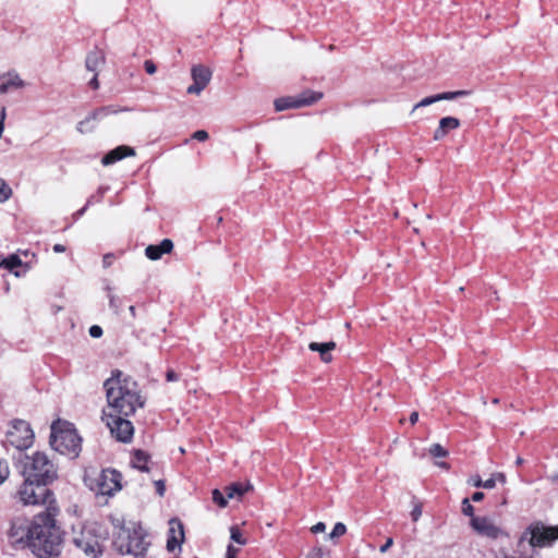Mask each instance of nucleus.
Listing matches in <instances>:
<instances>
[{
    "mask_svg": "<svg viewBox=\"0 0 558 558\" xmlns=\"http://www.w3.org/2000/svg\"><path fill=\"white\" fill-rule=\"evenodd\" d=\"M107 407L102 413L107 416L122 414L132 416L136 410L144 407L145 400L141 395L137 383L121 371L116 369L105 380Z\"/></svg>",
    "mask_w": 558,
    "mask_h": 558,
    "instance_id": "nucleus-1",
    "label": "nucleus"
},
{
    "mask_svg": "<svg viewBox=\"0 0 558 558\" xmlns=\"http://www.w3.org/2000/svg\"><path fill=\"white\" fill-rule=\"evenodd\" d=\"M59 513L57 505H49L45 512L37 514L27 531V543L39 558H49L60 553L61 534L56 526Z\"/></svg>",
    "mask_w": 558,
    "mask_h": 558,
    "instance_id": "nucleus-2",
    "label": "nucleus"
},
{
    "mask_svg": "<svg viewBox=\"0 0 558 558\" xmlns=\"http://www.w3.org/2000/svg\"><path fill=\"white\" fill-rule=\"evenodd\" d=\"M50 446L61 454L76 458L82 449V438L68 422L57 421L51 425Z\"/></svg>",
    "mask_w": 558,
    "mask_h": 558,
    "instance_id": "nucleus-3",
    "label": "nucleus"
},
{
    "mask_svg": "<svg viewBox=\"0 0 558 558\" xmlns=\"http://www.w3.org/2000/svg\"><path fill=\"white\" fill-rule=\"evenodd\" d=\"M23 474L27 478L50 484L57 480L58 470L45 452L36 451L25 456Z\"/></svg>",
    "mask_w": 558,
    "mask_h": 558,
    "instance_id": "nucleus-4",
    "label": "nucleus"
},
{
    "mask_svg": "<svg viewBox=\"0 0 558 558\" xmlns=\"http://www.w3.org/2000/svg\"><path fill=\"white\" fill-rule=\"evenodd\" d=\"M48 483L37 482L25 477V481L16 490L15 497L23 506L57 505L52 498V492L47 488Z\"/></svg>",
    "mask_w": 558,
    "mask_h": 558,
    "instance_id": "nucleus-5",
    "label": "nucleus"
},
{
    "mask_svg": "<svg viewBox=\"0 0 558 558\" xmlns=\"http://www.w3.org/2000/svg\"><path fill=\"white\" fill-rule=\"evenodd\" d=\"M84 482L96 495L111 497L122 488V474L114 469H105L95 477L86 475Z\"/></svg>",
    "mask_w": 558,
    "mask_h": 558,
    "instance_id": "nucleus-6",
    "label": "nucleus"
},
{
    "mask_svg": "<svg viewBox=\"0 0 558 558\" xmlns=\"http://www.w3.org/2000/svg\"><path fill=\"white\" fill-rule=\"evenodd\" d=\"M113 544L120 554L132 555L134 557H143L149 545L141 529L122 530L116 537Z\"/></svg>",
    "mask_w": 558,
    "mask_h": 558,
    "instance_id": "nucleus-7",
    "label": "nucleus"
},
{
    "mask_svg": "<svg viewBox=\"0 0 558 558\" xmlns=\"http://www.w3.org/2000/svg\"><path fill=\"white\" fill-rule=\"evenodd\" d=\"M36 255L27 250H19L0 262V268L9 271L14 277H25L36 264Z\"/></svg>",
    "mask_w": 558,
    "mask_h": 558,
    "instance_id": "nucleus-8",
    "label": "nucleus"
},
{
    "mask_svg": "<svg viewBox=\"0 0 558 558\" xmlns=\"http://www.w3.org/2000/svg\"><path fill=\"white\" fill-rule=\"evenodd\" d=\"M527 535H530L529 543L532 547L550 546L558 539V525L547 526L542 522H534L526 529L521 539H525Z\"/></svg>",
    "mask_w": 558,
    "mask_h": 558,
    "instance_id": "nucleus-9",
    "label": "nucleus"
},
{
    "mask_svg": "<svg viewBox=\"0 0 558 558\" xmlns=\"http://www.w3.org/2000/svg\"><path fill=\"white\" fill-rule=\"evenodd\" d=\"M34 432L23 420H15L7 433V441L16 449L23 450L32 446Z\"/></svg>",
    "mask_w": 558,
    "mask_h": 558,
    "instance_id": "nucleus-10",
    "label": "nucleus"
},
{
    "mask_svg": "<svg viewBox=\"0 0 558 558\" xmlns=\"http://www.w3.org/2000/svg\"><path fill=\"white\" fill-rule=\"evenodd\" d=\"M128 417L129 416H124L122 414H112L111 416H107L102 413L101 418L117 440L121 442H129L133 438L134 427Z\"/></svg>",
    "mask_w": 558,
    "mask_h": 558,
    "instance_id": "nucleus-11",
    "label": "nucleus"
},
{
    "mask_svg": "<svg viewBox=\"0 0 558 558\" xmlns=\"http://www.w3.org/2000/svg\"><path fill=\"white\" fill-rule=\"evenodd\" d=\"M323 97L322 93L306 90L299 96L281 97L275 100V109L283 111L291 108L311 106Z\"/></svg>",
    "mask_w": 558,
    "mask_h": 558,
    "instance_id": "nucleus-12",
    "label": "nucleus"
},
{
    "mask_svg": "<svg viewBox=\"0 0 558 558\" xmlns=\"http://www.w3.org/2000/svg\"><path fill=\"white\" fill-rule=\"evenodd\" d=\"M125 110L126 109L120 108V107L113 106V105L100 107V108L94 110L93 112H90L84 120L80 121L77 123L76 130L80 133L92 132V131H94L95 123L97 121H100L110 114H114V113L125 111Z\"/></svg>",
    "mask_w": 558,
    "mask_h": 558,
    "instance_id": "nucleus-13",
    "label": "nucleus"
},
{
    "mask_svg": "<svg viewBox=\"0 0 558 558\" xmlns=\"http://www.w3.org/2000/svg\"><path fill=\"white\" fill-rule=\"evenodd\" d=\"M471 526L481 536L497 539L508 534L488 517H473Z\"/></svg>",
    "mask_w": 558,
    "mask_h": 558,
    "instance_id": "nucleus-14",
    "label": "nucleus"
},
{
    "mask_svg": "<svg viewBox=\"0 0 558 558\" xmlns=\"http://www.w3.org/2000/svg\"><path fill=\"white\" fill-rule=\"evenodd\" d=\"M191 75L193 84L187 87L186 92L189 94L199 95L209 84L211 71L202 64H197L192 68Z\"/></svg>",
    "mask_w": 558,
    "mask_h": 558,
    "instance_id": "nucleus-15",
    "label": "nucleus"
},
{
    "mask_svg": "<svg viewBox=\"0 0 558 558\" xmlns=\"http://www.w3.org/2000/svg\"><path fill=\"white\" fill-rule=\"evenodd\" d=\"M185 538L184 526L180 519L172 518L169 520V530L167 535V550L174 553L177 549L181 550V545Z\"/></svg>",
    "mask_w": 558,
    "mask_h": 558,
    "instance_id": "nucleus-16",
    "label": "nucleus"
},
{
    "mask_svg": "<svg viewBox=\"0 0 558 558\" xmlns=\"http://www.w3.org/2000/svg\"><path fill=\"white\" fill-rule=\"evenodd\" d=\"M73 543L86 556L97 557L101 554L99 542L97 538L90 536L89 533L85 534L83 532L80 536L74 537Z\"/></svg>",
    "mask_w": 558,
    "mask_h": 558,
    "instance_id": "nucleus-17",
    "label": "nucleus"
},
{
    "mask_svg": "<svg viewBox=\"0 0 558 558\" xmlns=\"http://www.w3.org/2000/svg\"><path fill=\"white\" fill-rule=\"evenodd\" d=\"M468 95H470L469 90L445 92V93L432 95V96L425 97L421 101H418L413 107L412 111H415L418 108L430 106V105L441 101V100H454V99H458L461 97H465Z\"/></svg>",
    "mask_w": 558,
    "mask_h": 558,
    "instance_id": "nucleus-18",
    "label": "nucleus"
},
{
    "mask_svg": "<svg viewBox=\"0 0 558 558\" xmlns=\"http://www.w3.org/2000/svg\"><path fill=\"white\" fill-rule=\"evenodd\" d=\"M26 83L22 80L20 74L12 70L0 75V95L7 94L13 89H22Z\"/></svg>",
    "mask_w": 558,
    "mask_h": 558,
    "instance_id": "nucleus-19",
    "label": "nucleus"
},
{
    "mask_svg": "<svg viewBox=\"0 0 558 558\" xmlns=\"http://www.w3.org/2000/svg\"><path fill=\"white\" fill-rule=\"evenodd\" d=\"M134 155H135L134 148H132L130 146L121 145V146H118L114 149L110 150L109 153H107L102 157L101 163L104 166H110V165L116 163L117 161L122 160L125 157H132Z\"/></svg>",
    "mask_w": 558,
    "mask_h": 558,
    "instance_id": "nucleus-20",
    "label": "nucleus"
},
{
    "mask_svg": "<svg viewBox=\"0 0 558 558\" xmlns=\"http://www.w3.org/2000/svg\"><path fill=\"white\" fill-rule=\"evenodd\" d=\"M173 243L169 239H163L159 244L148 245L145 250L146 256L151 260L161 258L163 254H168L172 251Z\"/></svg>",
    "mask_w": 558,
    "mask_h": 558,
    "instance_id": "nucleus-21",
    "label": "nucleus"
},
{
    "mask_svg": "<svg viewBox=\"0 0 558 558\" xmlns=\"http://www.w3.org/2000/svg\"><path fill=\"white\" fill-rule=\"evenodd\" d=\"M106 63L105 52L99 48H94L88 52L85 60V68L90 72H98Z\"/></svg>",
    "mask_w": 558,
    "mask_h": 558,
    "instance_id": "nucleus-22",
    "label": "nucleus"
},
{
    "mask_svg": "<svg viewBox=\"0 0 558 558\" xmlns=\"http://www.w3.org/2000/svg\"><path fill=\"white\" fill-rule=\"evenodd\" d=\"M460 126L459 119L454 117H445L439 121L438 128L435 130L433 138L434 141L442 140L449 131L456 130Z\"/></svg>",
    "mask_w": 558,
    "mask_h": 558,
    "instance_id": "nucleus-23",
    "label": "nucleus"
},
{
    "mask_svg": "<svg viewBox=\"0 0 558 558\" xmlns=\"http://www.w3.org/2000/svg\"><path fill=\"white\" fill-rule=\"evenodd\" d=\"M336 348V343L333 341L329 342H311L308 344V349L314 352H319L320 360L324 363H329L332 360L331 351Z\"/></svg>",
    "mask_w": 558,
    "mask_h": 558,
    "instance_id": "nucleus-24",
    "label": "nucleus"
},
{
    "mask_svg": "<svg viewBox=\"0 0 558 558\" xmlns=\"http://www.w3.org/2000/svg\"><path fill=\"white\" fill-rule=\"evenodd\" d=\"M148 461L149 456L143 451V450H135L131 460V464L133 468L143 471L148 472Z\"/></svg>",
    "mask_w": 558,
    "mask_h": 558,
    "instance_id": "nucleus-25",
    "label": "nucleus"
},
{
    "mask_svg": "<svg viewBox=\"0 0 558 558\" xmlns=\"http://www.w3.org/2000/svg\"><path fill=\"white\" fill-rule=\"evenodd\" d=\"M245 493L244 487L240 483L232 484L226 488L227 498L232 499L235 496L241 497Z\"/></svg>",
    "mask_w": 558,
    "mask_h": 558,
    "instance_id": "nucleus-26",
    "label": "nucleus"
},
{
    "mask_svg": "<svg viewBox=\"0 0 558 558\" xmlns=\"http://www.w3.org/2000/svg\"><path fill=\"white\" fill-rule=\"evenodd\" d=\"M230 538L239 545L246 544V538L243 536L238 525L230 526Z\"/></svg>",
    "mask_w": 558,
    "mask_h": 558,
    "instance_id": "nucleus-27",
    "label": "nucleus"
},
{
    "mask_svg": "<svg viewBox=\"0 0 558 558\" xmlns=\"http://www.w3.org/2000/svg\"><path fill=\"white\" fill-rule=\"evenodd\" d=\"M306 558H330V551L323 547H314L308 551Z\"/></svg>",
    "mask_w": 558,
    "mask_h": 558,
    "instance_id": "nucleus-28",
    "label": "nucleus"
},
{
    "mask_svg": "<svg viewBox=\"0 0 558 558\" xmlns=\"http://www.w3.org/2000/svg\"><path fill=\"white\" fill-rule=\"evenodd\" d=\"M12 195L11 187L7 184V182L0 179V203L8 201Z\"/></svg>",
    "mask_w": 558,
    "mask_h": 558,
    "instance_id": "nucleus-29",
    "label": "nucleus"
},
{
    "mask_svg": "<svg viewBox=\"0 0 558 558\" xmlns=\"http://www.w3.org/2000/svg\"><path fill=\"white\" fill-rule=\"evenodd\" d=\"M227 495L225 496L219 489L213 490V501L217 504L219 507L225 508L228 505Z\"/></svg>",
    "mask_w": 558,
    "mask_h": 558,
    "instance_id": "nucleus-30",
    "label": "nucleus"
},
{
    "mask_svg": "<svg viewBox=\"0 0 558 558\" xmlns=\"http://www.w3.org/2000/svg\"><path fill=\"white\" fill-rule=\"evenodd\" d=\"M429 453L436 458H445L448 456V451L439 444H434L429 448Z\"/></svg>",
    "mask_w": 558,
    "mask_h": 558,
    "instance_id": "nucleus-31",
    "label": "nucleus"
},
{
    "mask_svg": "<svg viewBox=\"0 0 558 558\" xmlns=\"http://www.w3.org/2000/svg\"><path fill=\"white\" fill-rule=\"evenodd\" d=\"M10 475V468L5 460L0 459V485L3 484Z\"/></svg>",
    "mask_w": 558,
    "mask_h": 558,
    "instance_id": "nucleus-32",
    "label": "nucleus"
},
{
    "mask_svg": "<svg viewBox=\"0 0 558 558\" xmlns=\"http://www.w3.org/2000/svg\"><path fill=\"white\" fill-rule=\"evenodd\" d=\"M347 532V527L343 523L338 522L335 524L332 531L329 534V538H336L344 535Z\"/></svg>",
    "mask_w": 558,
    "mask_h": 558,
    "instance_id": "nucleus-33",
    "label": "nucleus"
},
{
    "mask_svg": "<svg viewBox=\"0 0 558 558\" xmlns=\"http://www.w3.org/2000/svg\"><path fill=\"white\" fill-rule=\"evenodd\" d=\"M462 513H463L464 515L470 517L471 519H472L473 517H475V515H474V507L471 505V502H470V500H469L468 498H464V499L462 500Z\"/></svg>",
    "mask_w": 558,
    "mask_h": 558,
    "instance_id": "nucleus-34",
    "label": "nucleus"
},
{
    "mask_svg": "<svg viewBox=\"0 0 558 558\" xmlns=\"http://www.w3.org/2000/svg\"><path fill=\"white\" fill-rule=\"evenodd\" d=\"M192 138L204 142L208 140V133L205 130H198L192 134Z\"/></svg>",
    "mask_w": 558,
    "mask_h": 558,
    "instance_id": "nucleus-35",
    "label": "nucleus"
},
{
    "mask_svg": "<svg viewBox=\"0 0 558 558\" xmlns=\"http://www.w3.org/2000/svg\"><path fill=\"white\" fill-rule=\"evenodd\" d=\"M109 301H110V307L118 313L121 302L119 299H117L114 295L109 294Z\"/></svg>",
    "mask_w": 558,
    "mask_h": 558,
    "instance_id": "nucleus-36",
    "label": "nucleus"
},
{
    "mask_svg": "<svg viewBox=\"0 0 558 558\" xmlns=\"http://www.w3.org/2000/svg\"><path fill=\"white\" fill-rule=\"evenodd\" d=\"M89 335L93 338H99L102 335V328L98 325H94L89 328Z\"/></svg>",
    "mask_w": 558,
    "mask_h": 558,
    "instance_id": "nucleus-37",
    "label": "nucleus"
},
{
    "mask_svg": "<svg viewBox=\"0 0 558 558\" xmlns=\"http://www.w3.org/2000/svg\"><path fill=\"white\" fill-rule=\"evenodd\" d=\"M238 553H239V548H236L230 544L227 547L226 558H236Z\"/></svg>",
    "mask_w": 558,
    "mask_h": 558,
    "instance_id": "nucleus-38",
    "label": "nucleus"
},
{
    "mask_svg": "<svg viewBox=\"0 0 558 558\" xmlns=\"http://www.w3.org/2000/svg\"><path fill=\"white\" fill-rule=\"evenodd\" d=\"M144 68L148 74H154V73H156V70H157L155 63L151 60H146L144 62Z\"/></svg>",
    "mask_w": 558,
    "mask_h": 558,
    "instance_id": "nucleus-39",
    "label": "nucleus"
},
{
    "mask_svg": "<svg viewBox=\"0 0 558 558\" xmlns=\"http://www.w3.org/2000/svg\"><path fill=\"white\" fill-rule=\"evenodd\" d=\"M155 486H156V492L157 494L162 497L165 495V492H166V485H165V482L159 480V481H156L155 482Z\"/></svg>",
    "mask_w": 558,
    "mask_h": 558,
    "instance_id": "nucleus-40",
    "label": "nucleus"
},
{
    "mask_svg": "<svg viewBox=\"0 0 558 558\" xmlns=\"http://www.w3.org/2000/svg\"><path fill=\"white\" fill-rule=\"evenodd\" d=\"M422 515V507L421 505H416L411 511V517L414 522H416Z\"/></svg>",
    "mask_w": 558,
    "mask_h": 558,
    "instance_id": "nucleus-41",
    "label": "nucleus"
},
{
    "mask_svg": "<svg viewBox=\"0 0 558 558\" xmlns=\"http://www.w3.org/2000/svg\"><path fill=\"white\" fill-rule=\"evenodd\" d=\"M496 486V481H495V476L494 474L492 475L490 478L486 480V481H483V488H486V489H492Z\"/></svg>",
    "mask_w": 558,
    "mask_h": 558,
    "instance_id": "nucleus-42",
    "label": "nucleus"
},
{
    "mask_svg": "<svg viewBox=\"0 0 558 558\" xmlns=\"http://www.w3.org/2000/svg\"><path fill=\"white\" fill-rule=\"evenodd\" d=\"M93 73H94V76H93V78L89 81L88 85H89L93 89H98V88H99L98 72H93Z\"/></svg>",
    "mask_w": 558,
    "mask_h": 558,
    "instance_id": "nucleus-43",
    "label": "nucleus"
},
{
    "mask_svg": "<svg viewBox=\"0 0 558 558\" xmlns=\"http://www.w3.org/2000/svg\"><path fill=\"white\" fill-rule=\"evenodd\" d=\"M114 259V256L112 254H106L102 258V265L104 267H109Z\"/></svg>",
    "mask_w": 558,
    "mask_h": 558,
    "instance_id": "nucleus-44",
    "label": "nucleus"
},
{
    "mask_svg": "<svg viewBox=\"0 0 558 558\" xmlns=\"http://www.w3.org/2000/svg\"><path fill=\"white\" fill-rule=\"evenodd\" d=\"M166 378L168 381H177L179 379V376L174 371L170 369L167 372Z\"/></svg>",
    "mask_w": 558,
    "mask_h": 558,
    "instance_id": "nucleus-45",
    "label": "nucleus"
},
{
    "mask_svg": "<svg viewBox=\"0 0 558 558\" xmlns=\"http://www.w3.org/2000/svg\"><path fill=\"white\" fill-rule=\"evenodd\" d=\"M326 529V525L325 523L323 522H318L316 523L313 527H312V532L313 533H319V532H324Z\"/></svg>",
    "mask_w": 558,
    "mask_h": 558,
    "instance_id": "nucleus-46",
    "label": "nucleus"
},
{
    "mask_svg": "<svg viewBox=\"0 0 558 558\" xmlns=\"http://www.w3.org/2000/svg\"><path fill=\"white\" fill-rule=\"evenodd\" d=\"M392 538H388L386 543L380 547V553H386L392 545Z\"/></svg>",
    "mask_w": 558,
    "mask_h": 558,
    "instance_id": "nucleus-47",
    "label": "nucleus"
},
{
    "mask_svg": "<svg viewBox=\"0 0 558 558\" xmlns=\"http://www.w3.org/2000/svg\"><path fill=\"white\" fill-rule=\"evenodd\" d=\"M472 484L475 487H483V481L478 475L472 477Z\"/></svg>",
    "mask_w": 558,
    "mask_h": 558,
    "instance_id": "nucleus-48",
    "label": "nucleus"
},
{
    "mask_svg": "<svg viewBox=\"0 0 558 558\" xmlns=\"http://www.w3.org/2000/svg\"><path fill=\"white\" fill-rule=\"evenodd\" d=\"M483 498H484V493H482V492H475L472 495V500L475 501V502L481 501Z\"/></svg>",
    "mask_w": 558,
    "mask_h": 558,
    "instance_id": "nucleus-49",
    "label": "nucleus"
},
{
    "mask_svg": "<svg viewBox=\"0 0 558 558\" xmlns=\"http://www.w3.org/2000/svg\"><path fill=\"white\" fill-rule=\"evenodd\" d=\"M494 476H495L496 482L498 481L502 484L506 483V475L504 473L498 472V473H495Z\"/></svg>",
    "mask_w": 558,
    "mask_h": 558,
    "instance_id": "nucleus-50",
    "label": "nucleus"
},
{
    "mask_svg": "<svg viewBox=\"0 0 558 558\" xmlns=\"http://www.w3.org/2000/svg\"><path fill=\"white\" fill-rule=\"evenodd\" d=\"M53 251L56 253H63V252H65V246L62 245V244H54L53 245Z\"/></svg>",
    "mask_w": 558,
    "mask_h": 558,
    "instance_id": "nucleus-51",
    "label": "nucleus"
},
{
    "mask_svg": "<svg viewBox=\"0 0 558 558\" xmlns=\"http://www.w3.org/2000/svg\"><path fill=\"white\" fill-rule=\"evenodd\" d=\"M409 420H410L411 424L414 425L417 422V420H418V413L417 412H412L410 414V418Z\"/></svg>",
    "mask_w": 558,
    "mask_h": 558,
    "instance_id": "nucleus-52",
    "label": "nucleus"
},
{
    "mask_svg": "<svg viewBox=\"0 0 558 558\" xmlns=\"http://www.w3.org/2000/svg\"><path fill=\"white\" fill-rule=\"evenodd\" d=\"M90 201L87 202V205L83 208H81L80 210H77L75 214H74V217L77 219L78 217H81L85 210H86V207L89 205Z\"/></svg>",
    "mask_w": 558,
    "mask_h": 558,
    "instance_id": "nucleus-53",
    "label": "nucleus"
},
{
    "mask_svg": "<svg viewBox=\"0 0 558 558\" xmlns=\"http://www.w3.org/2000/svg\"><path fill=\"white\" fill-rule=\"evenodd\" d=\"M129 310H130V313L132 314V316L135 317V314H136L135 306L131 305Z\"/></svg>",
    "mask_w": 558,
    "mask_h": 558,
    "instance_id": "nucleus-54",
    "label": "nucleus"
},
{
    "mask_svg": "<svg viewBox=\"0 0 558 558\" xmlns=\"http://www.w3.org/2000/svg\"><path fill=\"white\" fill-rule=\"evenodd\" d=\"M515 464L517 465L523 464V459L521 457H518L517 460H515Z\"/></svg>",
    "mask_w": 558,
    "mask_h": 558,
    "instance_id": "nucleus-55",
    "label": "nucleus"
},
{
    "mask_svg": "<svg viewBox=\"0 0 558 558\" xmlns=\"http://www.w3.org/2000/svg\"><path fill=\"white\" fill-rule=\"evenodd\" d=\"M3 289H4V291H5V292H8V291L10 290V286H9V283H8V282H7V283H4Z\"/></svg>",
    "mask_w": 558,
    "mask_h": 558,
    "instance_id": "nucleus-56",
    "label": "nucleus"
}]
</instances>
